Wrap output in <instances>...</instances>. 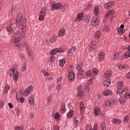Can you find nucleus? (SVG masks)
I'll use <instances>...</instances> for the list:
<instances>
[{"instance_id": "1", "label": "nucleus", "mask_w": 130, "mask_h": 130, "mask_svg": "<svg viewBox=\"0 0 130 130\" xmlns=\"http://www.w3.org/2000/svg\"><path fill=\"white\" fill-rule=\"evenodd\" d=\"M26 36V27L23 26L22 28L19 29L13 35V38L14 39L13 42H14V45L17 47V50L21 51V43L20 41L21 38H24Z\"/></svg>"}, {"instance_id": "2", "label": "nucleus", "mask_w": 130, "mask_h": 130, "mask_svg": "<svg viewBox=\"0 0 130 130\" xmlns=\"http://www.w3.org/2000/svg\"><path fill=\"white\" fill-rule=\"evenodd\" d=\"M16 25L19 28L22 26L21 29H23V27H26V19H23L21 14H19L16 18Z\"/></svg>"}, {"instance_id": "3", "label": "nucleus", "mask_w": 130, "mask_h": 130, "mask_svg": "<svg viewBox=\"0 0 130 130\" xmlns=\"http://www.w3.org/2000/svg\"><path fill=\"white\" fill-rule=\"evenodd\" d=\"M82 68H83V63L82 62H80L79 63H78L76 67V70H77V71H78V72L77 74V79H78V80H81V79H82V78H83L84 71L82 70Z\"/></svg>"}, {"instance_id": "4", "label": "nucleus", "mask_w": 130, "mask_h": 130, "mask_svg": "<svg viewBox=\"0 0 130 130\" xmlns=\"http://www.w3.org/2000/svg\"><path fill=\"white\" fill-rule=\"evenodd\" d=\"M10 77H13V79L15 82L18 81V79H19V72L17 71L16 68L11 69L10 70Z\"/></svg>"}, {"instance_id": "5", "label": "nucleus", "mask_w": 130, "mask_h": 130, "mask_svg": "<svg viewBox=\"0 0 130 130\" xmlns=\"http://www.w3.org/2000/svg\"><path fill=\"white\" fill-rule=\"evenodd\" d=\"M77 96L78 97H80V98H82L85 96V94H86L84 91H83V87H82V85H79L77 87Z\"/></svg>"}, {"instance_id": "6", "label": "nucleus", "mask_w": 130, "mask_h": 130, "mask_svg": "<svg viewBox=\"0 0 130 130\" xmlns=\"http://www.w3.org/2000/svg\"><path fill=\"white\" fill-rule=\"evenodd\" d=\"M91 24L92 26H94V27H98L99 25V20H98V18L97 16H94L91 20Z\"/></svg>"}, {"instance_id": "7", "label": "nucleus", "mask_w": 130, "mask_h": 130, "mask_svg": "<svg viewBox=\"0 0 130 130\" xmlns=\"http://www.w3.org/2000/svg\"><path fill=\"white\" fill-rule=\"evenodd\" d=\"M15 23L11 22L10 23V25L7 26V31L9 32V34H12L13 33V31H14V27H15Z\"/></svg>"}, {"instance_id": "8", "label": "nucleus", "mask_w": 130, "mask_h": 130, "mask_svg": "<svg viewBox=\"0 0 130 130\" xmlns=\"http://www.w3.org/2000/svg\"><path fill=\"white\" fill-rule=\"evenodd\" d=\"M46 16V10L45 8H43L40 13L39 20L40 21H44V17Z\"/></svg>"}, {"instance_id": "9", "label": "nucleus", "mask_w": 130, "mask_h": 130, "mask_svg": "<svg viewBox=\"0 0 130 130\" xmlns=\"http://www.w3.org/2000/svg\"><path fill=\"white\" fill-rule=\"evenodd\" d=\"M46 16V10L45 8H43L40 13L39 20L40 21H44V17Z\"/></svg>"}, {"instance_id": "10", "label": "nucleus", "mask_w": 130, "mask_h": 130, "mask_svg": "<svg viewBox=\"0 0 130 130\" xmlns=\"http://www.w3.org/2000/svg\"><path fill=\"white\" fill-rule=\"evenodd\" d=\"M61 7V3H53L51 5V8L52 11H54V10H58L60 9Z\"/></svg>"}, {"instance_id": "11", "label": "nucleus", "mask_w": 130, "mask_h": 130, "mask_svg": "<svg viewBox=\"0 0 130 130\" xmlns=\"http://www.w3.org/2000/svg\"><path fill=\"white\" fill-rule=\"evenodd\" d=\"M75 76L76 75L74 73V71H71L69 73V76H68V81L70 83L71 82H73L74 80H75Z\"/></svg>"}, {"instance_id": "12", "label": "nucleus", "mask_w": 130, "mask_h": 130, "mask_svg": "<svg viewBox=\"0 0 130 130\" xmlns=\"http://www.w3.org/2000/svg\"><path fill=\"white\" fill-rule=\"evenodd\" d=\"M113 6H114V3L113 1H111L106 3L104 4V8L107 10H109V9H111V8H112Z\"/></svg>"}, {"instance_id": "13", "label": "nucleus", "mask_w": 130, "mask_h": 130, "mask_svg": "<svg viewBox=\"0 0 130 130\" xmlns=\"http://www.w3.org/2000/svg\"><path fill=\"white\" fill-rule=\"evenodd\" d=\"M60 52H62V49L60 48H55L51 51V55L53 56H54L56 53H60Z\"/></svg>"}, {"instance_id": "14", "label": "nucleus", "mask_w": 130, "mask_h": 130, "mask_svg": "<svg viewBox=\"0 0 130 130\" xmlns=\"http://www.w3.org/2000/svg\"><path fill=\"white\" fill-rule=\"evenodd\" d=\"M114 104V100H107L105 101V105L107 107L112 106Z\"/></svg>"}, {"instance_id": "15", "label": "nucleus", "mask_w": 130, "mask_h": 130, "mask_svg": "<svg viewBox=\"0 0 130 130\" xmlns=\"http://www.w3.org/2000/svg\"><path fill=\"white\" fill-rule=\"evenodd\" d=\"M25 46L26 48L28 55L30 56H32V55H33V52L31 51V49H30V46L29 45L28 43H25Z\"/></svg>"}, {"instance_id": "16", "label": "nucleus", "mask_w": 130, "mask_h": 130, "mask_svg": "<svg viewBox=\"0 0 130 130\" xmlns=\"http://www.w3.org/2000/svg\"><path fill=\"white\" fill-rule=\"evenodd\" d=\"M96 43L95 41L90 42L88 45L89 49H90V50H93V49H95V48H96Z\"/></svg>"}, {"instance_id": "17", "label": "nucleus", "mask_w": 130, "mask_h": 130, "mask_svg": "<svg viewBox=\"0 0 130 130\" xmlns=\"http://www.w3.org/2000/svg\"><path fill=\"white\" fill-rule=\"evenodd\" d=\"M94 113L95 116H98L101 114V110H100V107H96L94 109Z\"/></svg>"}, {"instance_id": "18", "label": "nucleus", "mask_w": 130, "mask_h": 130, "mask_svg": "<svg viewBox=\"0 0 130 130\" xmlns=\"http://www.w3.org/2000/svg\"><path fill=\"white\" fill-rule=\"evenodd\" d=\"M111 76H112V74H111V71L110 70L107 71L104 74V77L106 79L111 78Z\"/></svg>"}, {"instance_id": "19", "label": "nucleus", "mask_w": 130, "mask_h": 130, "mask_svg": "<svg viewBox=\"0 0 130 130\" xmlns=\"http://www.w3.org/2000/svg\"><path fill=\"white\" fill-rule=\"evenodd\" d=\"M99 61H102L105 58V54L103 52H101L99 54Z\"/></svg>"}, {"instance_id": "20", "label": "nucleus", "mask_w": 130, "mask_h": 130, "mask_svg": "<svg viewBox=\"0 0 130 130\" xmlns=\"http://www.w3.org/2000/svg\"><path fill=\"white\" fill-rule=\"evenodd\" d=\"M65 35H66V29H64V28H61L58 33V36L60 37L64 36Z\"/></svg>"}, {"instance_id": "21", "label": "nucleus", "mask_w": 130, "mask_h": 130, "mask_svg": "<svg viewBox=\"0 0 130 130\" xmlns=\"http://www.w3.org/2000/svg\"><path fill=\"white\" fill-rule=\"evenodd\" d=\"M80 114L83 115L84 114V109H85V107H84V103L82 102H80Z\"/></svg>"}, {"instance_id": "22", "label": "nucleus", "mask_w": 130, "mask_h": 130, "mask_svg": "<svg viewBox=\"0 0 130 130\" xmlns=\"http://www.w3.org/2000/svg\"><path fill=\"white\" fill-rule=\"evenodd\" d=\"M28 103L30 105H33L35 102H34V95L31 94L28 100Z\"/></svg>"}, {"instance_id": "23", "label": "nucleus", "mask_w": 130, "mask_h": 130, "mask_svg": "<svg viewBox=\"0 0 130 130\" xmlns=\"http://www.w3.org/2000/svg\"><path fill=\"white\" fill-rule=\"evenodd\" d=\"M75 112L73 110H70L67 114V116L68 118H72L74 116Z\"/></svg>"}, {"instance_id": "24", "label": "nucleus", "mask_w": 130, "mask_h": 130, "mask_svg": "<svg viewBox=\"0 0 130 130\" xmlns=\"http://www.w3.org/2000/svg\"><path fill=\"white\" fill-rule=\"evenodd\" d=\"M110 83H111V80L110 79H108L104 81L103 84L105 87H108L110 85Z\"/></svg>"}, {"instance_id": "25", "label": "nucleus", "mask_w": 130, "mask_h": 130, "mask_svg": "<svg viewBox=\"0 0 130 130\" xmlns=\"http://www.w3.org/2000/svg\"><path fill=\"white\" fill-rule=\"evenodd\" d=\"M112 122L115 125H116V124H119V123H121V120H120V119H118L114 118L112 120Z\"/></svg>"}, {"instance_id": "26", "label": "nucleus", "mask_w": 130, "mask_h": 130, "mask_svg": "<svg viewBox=\"0 0 130 130\" xmlns=\"http://www.w3.org/2000/svg\"><path fill=\"white\" fill-rule=\"evenodd\" d=\"M98 127V125H97V124H94L93 125V129H92V127L91 126V125L89 126H87V128L86 130H97V128Z\"/></svg>"}, {"instance_id": "27", "label": "nucleus", "mask_w": 130, "mask_h": 130, "mask_svg": "<svg viewBox=\"0 0 130 130\" xmlns=\"http://www.w3.org/2000/svg\"><path fill=\"white\" fill-rule=\"evenodd\" d=\"M99 12L100 10H99V7L98 6H94V14L95 16H98L99 15Z\"/></svg>"}, {"instance_id": "28", "label": "nucleus", "mask_w": 130, "mask_h": 130, "mask_svg": "<svg viewBox=\"0 0 130 130\" xmlns=\"http://www.w3.org/2000/svg\"><path fill=\"white\" fill-rule=\"evenodd\" d=\"M66 105L64 104V103H62L61 105V108L60 109V111L61 113H64L66 112Z\"/></svg>"}, {"instance_id": "29", "label": "nucleus", "mask_w": 130, "mask_h": 130, "mask_svg": "<svg viewBox=\"0 0 130 130\" xmlns=\"http://www.w3.org/2000/svg\"><path fill=\"white\" fill-rule=\"evenodd\" d=\"M94 37L96 40H99L100 38V31L98 30L95 32Z\"/></svg>"}, {"instance_id": "30", "label": "nucleus", "mask_w": 130, "mask_h": 130, "mask_svg": "<svg viewBox=\"0 0 130 130\" xmlns=\"http://www.w3.org/2000/svg\"><path fill=\"white\" fill-rule=\"evenodd\" d=\"M128 69V67H127L126 65H119V70L120 71H122V70H127Z\"/></svg>"}, {"instance_id": "31", "label": "nucleus", "mask_w": 130, "mask_h": 130, "mask_svg": "<svg viewBox=\"0 0 130 130\" xmlns=\"http://www.w3.org/2000/svg\"><path fill=\"white\" fill-rule=\"evenodd\" d=\"M112 92L111 91V90L108 89L105 90L104 92V95H105V96H108V95H112Z\"/></svg>"}, {"instance_id": "32", "label": "nucleus", "mask_w": 130, "mask_h": 130, "mask_svg": "<svg viewBox=\"0 0 130 130\" xmlns=\"http://www.w3.org/2000/svg\"><path fill=\"white\" fill-rule=\"evenodd\" d=\"M112 14H114V10H110L108 11L105 16V18H108V16H110V15H112Z\"/></svg>"}, {"instance_id": "33", "label": "nucleus", "mask_w": 130, "mask_h": 130, "mask_svg": "<svg viewBox=\"0 0 130 130\" xmlns=\"http://www.w3.org/2000/svg\"><path fill=\"white\" fill-rule=\"evenodd\" d=\"M112 14H114V10H110L108 11L105 16V18H108V16H110V15H112Z\"/></svg>"}, {"instance_id": "34", "label": "nucleus", "mask_w": 130, "mask_h": 130, "mask_svg": "<svg viewBox=\"0 0 130 130\" xmlns=\"http://www.w3.org/2000/svg\"><path fill=\"white\" fill-rule=\"evenodd\" d=\"M66 63V58H62L59 62L60 66L61 68H63V66H64Z\"/></svg>"}, {"instance_id": "35", "label": "nucleus", "mask_w": 130, "mask_h": 130, "mask_svg": "<svg viewBox=\"0 0 130 130\" xmlns=\"http://www.w3.org/2000/svg\"><path fill=\"white\" fill-rule=\"evenodd\" d=\"M117 93L118 95H121V94H123V88H118L117 89Z\"/></svg>"}, {"instance_id": "36", "label": "nucleus", "mask_w": 130, "mask_h": 130, "mask_svg": "<svg viewBox=\"0 0 130 130\" xmlns=\"http://www.w3.org/2000/svg\"><path fill=\"white\" fill-rule=\"evenodd\" d=\"M77 18L78 21H82V20H83V18H84L83 13L78 14Z\"/></svg>"}, {"instance_id": "37", "label": "nucleus", "mask_w": 130, "mask_h": 130, "mask_svg": "<svg viewBox=\"0 0 130 130\" xmlns=\"http://www.w3.org/2000/svg\"><path fill=\"white\" fill-rule=\"evenodd\" d=\"M101 127L102 130H106V125L105 122L103 121L101 123Z\"/></svg>"}, {"instance_id": "38", "label": "nucleus", "mask_w": 130, "mask_h": 130, "mask_svg": "<svg viewBox=\"0 0 130 130\" xmlns=\"http://www.w3.org/2000/svg\"><path fill=\"white\" fill-rule=\"evenodd\" d=\"M113 58L114 59H115V60H117V59L119 58V53L116 52L113 56Z\"/></svg>"}, {"instance_id": "39", "label": "nucleus", "mask_w": 130, "mask_h": 130, "mask_svg": "<svg viewBox=\"0 0 130 130\" xmlns=\"http://www.w3.org/2000/svg\"><path fill=\"white\" fill-rule=\"evenodd\" d=\"M128 120H129V116L128 115L125 116L123 119L124 123H127V122H128Z\"/></svg>"}, {"instance_id": "40", "label": "nucleus", "mask_w": 130, "mask_h": 130, "mask_svg": "<svg viewBox=\"0 0 130 130\" xmlns=\"http://www.w3.org/2000/svg\"><path fill=\"white\" fill-rule=\"evenodd\" d=\"M117 87H118V88H123V82L119 81L117 83Z\"/></svg>"}, {"instance_id": "41", "label": "nucleus", "mask_w": 130, "mask_h": 130, "mask_svg": "<svg viewBox=\"0 0 130 130\" xmlns=\"http://www.w3.org/2000/svg\"><path fill=\"white\" fill-rule=\"evenodd\" d=\"M125 97H120L119 99V100L121 103V104H122L123 103H124V102H125Z\"/></svg>"}, {"instance_id": "42", "label": "nucleus", "mask_w": 130, "mask_h": 130, "mask_svg": "<svg viewBox=\"0 0 130 130\" xmlns=\"http://www.w3.org/2000/svg\"><path fill=\"white\" fill-rule=\"evenodd\" d=\"M56 90L58 92L60 91V90H61V84L57 83Z\"/></svg>"}, {"instance_id": "43", "label": "nucleus", "mask_w": 130, "mask_h": 130, "mask_svg": "<svg viewBox=\"0 0 130 130\" xmlns=\"http://www.w3.org/2000/svg\"><path fill=\"white\" fill-rule=\"evenodd\" d=\"M60 9L62 12H63L65 11V10H67V9H68V6H62V4H61V7H60Z\"/></svg>"}, {"instance_id": "44", "label": "nucleus", "mask_w": 130, "mask_h": 130, "mask_svg": "<svg viewBox=\"0 0 130 130\" xmlns=\"http://www.w3.org/2000/svg\"><path fill=\"white\" fill-rule=\"evenodd\" d=\"M117 31H118V33L119 34H123V32H124V31H125V30H124V29L120 28L119 27H118L117 28Z\"/></svg>"}, {"instance_id": "45", "label": "nucleus", "mask_w": 130, "mask_h": 130, "mask_svg": "<svg viewBox=\"0 0 130 130\" xmlns=\"http://www.w3.org/2000/svg\"><path fill=\"white\" fill-rule=\"evenodd\" d=\"M26 90H27L29 92V93H31V92H33V86H32L31 85L29 86L26 88Z\"/></svg>"}, {"instance_id": "46", "label": "nucleus", "mask_w": 130, "mask_h": 130, "mask_svg": "<svg viewBox=\"0 0 130 130\" xmlns=\"http://www.w3.org/2000/svg\"><path fill=\"white\" fill-rule=\"evenodd\" d=\"M124 57H125L126 58H128L129 57H130V51H126L124 53Z\"/></svg>"}, {"instance_id": "47", "label": "nucleus", "mask_w": 130, "mask_h": 130, "mask_svg": "<svg viewBox=\"0 0 130 130\" xmlns=\"http://www.w3.org/2000/svg\"><path fill=\"white\" fill-rule=\"evenodd\" d=\"M56 39V36L54 35L52 39L49 40V42H51V43H53V42H55V40Z\"/></svg>"}, {"instance_id": "48", "label": "nucleus", "mask_w": 130, "mask_h": 130, "mask_svg": "<svg viewBox=\"0 0 130 130\" xmlns=\"http://www.w3.org/2000/svg\"><path fill=\"white\" fill-rule=\"evenodd\" d=\"M49 60H50V62H51V63H52V62H53V61L55 60V58H54V56H50Z\"/></svg>"}, {"instance_id": "49", "label": "nucleus", "mask_w": 130, "mask_h": 130, "mask_svg": "<svg viewBox=\"0 0 130 130\" xmlns=\"http://www.w3.org/2000/svg\"><path fill=\"white\" fill-rule=\"evenodd\" d=\"M10 86L9 85H6L5 86V88L4 90V92L5 94H6V93H8V91H9V90H10Z\"/></svg>"}, {"instance_id": "50", "label": "nucleus", "mask_w": 130, "mask_h": 130, "mask_svg": "<svg viewBox=\"0 0 130 130\" xmlns=\"http://www.w3.org/2000/svg\"><path fill=\"white\" fill-rule=\"evenodd\" d=\"M73 119L74 120V122L75 123V124H78V123H79V118L75 117L73 118Z\"/></svg>"}, {"instance_id": "51", "label": "nucleus", "mask_w": 130, "mask_h": 130, "mask_svg": "<svg viewBox=\"0 0 130 130\" xmlns=\"http://www.w3.org/2000/svg\"><path fill=\"white\" fill-rule=\"evenodd\" d=\"M29 94H30V92H28L27 89H26L25 90H24V91L23 93V96H28L29 95Z\"/></svg>"}, {"instance_id": "52", "label": "nucleus", "mask_w": 130, "mask_h": 130, "mask_svg": "<svg viewBox=\"0 0 130 130\" xmlns=\"http://www.w3.org/2000/svg\"><path fill=\"white\" fill-rule=\"evenodd\" d=\"M86 75L87 77H90V76L92 75V72L90 70H88L86 72Z\"/></svg>"}, {"instance_id": "53", "label": "nucleus", "mask_w": 130, "mask_h": 130, "mask_svg": "<svg viewBox=\"0 0 130 130\" xmlns=\"http://www.w3.org/2000/svg\"><path fill=\"white\" fill-rule=\"evenodd\" d=\"M15 130H23V126H17L15 127Z\"/></svg>"}, {"instance_id": "54", "label": "nucleus", "mask_w": 130, "mask_h": 130, "mask_svg": "<svg viewBox=\"0 0 130 130\" xmlns=\"http://www.w3.org/2000/svg\"><path fill=\"white\" fill-rule=\"evenodd\" d=\"M103 30L105 31V32H109V27L108 26H105L103 28Z\"/></svg>"}, {"instance_id": "55", "label": "nucleus", "mask_w": 130, "mask_h": 130, "mask_svg": "<svg viewBox=\"0 0 130 130\" xmlns=\"http://www.w3.org/2000/svg\"><path fill=\"white\" fill-rule=\"evenodd\" d=\"M55 119H58L59 118V113H56L54 116Z\"/></svg>"}, {"instance_id": "56", "label": "nucleus", "mask_w": 130, "mask_h": 130, "mask_svg": "<svg viewBox=\"0 0 130 130\" xmlns=\"http://www.w3.org/2000/svg\"><path fill=\"white\" fill-rule=\"evenodd\" d=\"M125 98L126 99H129L130 98V93H128V92H126L125 94Z\"/></svg>"}, {"instance_id": "57", "label": "nucleus", "mask_w": 130, "mask_h": 130, "mask_svg": "<svg viewBox=\"0 0 130 130\" xmlns=\"http://www.w3.org/2000/svg\"><path fill=\"white\" fill-rule=\"evenodd\" d=\"M98 70H97L96 69H94L93 70V74L94 75V76H96V75H97V74H98Z\"/></svg>"}, {"instance_id": "58", "label": "nucleus", "mask_w": 130, "mask_h": 130, "mask_svg": "<svg viewBox=\"0 0 130 130\" xmlns=\"http://www.w3.org/2000/svg\"><path fill=\"white\" fill-rule=\"evenodd\" d=\"M92 79L93 78H91V79L87 81V86H90V85H92Z\"/></svg>"}, {"instance_id": "59", "label": "nucleus", "mask_w": 130, "mask_h": 130, "mask_svg": "<svg viewBox=\"0 0 130 130\" xmlns=\"http://www.w3.org/2000/svg\"><path fill=\"white\" fill-rule=\"evenodd\" d=\"M61 80H62V78L61 77H59L57 80V84H60Z\"/></svg>"}, {"instance_id": "60", "label": "nucleus", "mask_w": 130, "mask_h": 130, "mask_svg": "<svg viewBox=\"0 0 130 130\" xmlns=\"http://www.w3.org/2000/svg\"><path fill=\"white\" fill-rule=\"evenodd\" d=\"M26 69H27L26 65H23L21 68L22 72H25V71H26Z\"/></svg>"}, {"instance_id": "61", "label": "nucleus", "mask_w": 130, "mask_h": 130, "mask_svg": "<svg viewBox=\"0 0 130 130\" xmlns=\"http://www.w3.org/2000/svg\"><path fill=\"white\" fill-rule=\"evenodd\" d=\"M72 53H75L76 51H77V49L76 48L72 47V49H71Z\"/></svg>"}, {"instance_id": "62", "label": "nucleus", "mask_w": 130, "mask_h": 130, "mask_svg": "<svg viewBox=\"0 0 130 130\" xmlns=\"http://www.w3.org/2000/svg\"><path fill=\"white\" fill-rule=\"evenodd\" d=\"M53 129L54 130H59V126L56 125L53 126Z\"/></svg>"}, {"instance_id": "63", "label": "nucleus", "mask_w": 130, "mask_h": 130, "mask_svg": "<svg viewBox=\"0 0 130 130\" xmlns=\"http://www.w3.org/2000/svg\"><path fill=\"white\" fill-rule=\"evenodd\" d=\"M42 73H44V75L45 76H46L47 77H48V76H49V74L48 73V72H46V71H42Z\"/></svg>"}, {"instance_id": "64", "label": "nucleus", "mask_w": 130, "mask_h": 130, "mask_svg": "<svg viewBox=\"0 0 130 130\" xmlns=\"http://www.w3.org/2000/svg\"><path fill=\"white\" fill-rule=\"evenodd\" d=\"M21 113H22V112H21V110H17V114L18 116H21Z\"/></svg>"}]
</instances>
